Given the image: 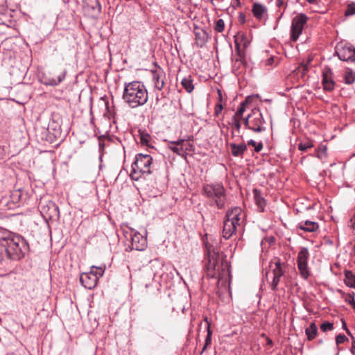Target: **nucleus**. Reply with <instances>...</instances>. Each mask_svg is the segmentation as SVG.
Segmentation results:
<instances>
[{"instance_id": "f257e3e1", "label": "nucleus", "mask_w": 355, "mask_h": 355, "mask_svg": "<svg viewBox=\"0 0 355 355\" xmlns=\"http://www.w3.org/2000/svg\"><path fill=\"white\" fill-rule=\"evenodd\" d=\"M148 91L141 81L125 83L123 99L130 107L136 108L148 101Z\"/></svg>"}, {"instance_id": "f03ea898", "label": "nucleus", "mask_w": 355, "mask_h": 355, "mask_svg": "<svg viewBox=\"0 0 355 355\" xmlns=\"http://www.w3.org/2000/svg\"><path fill=\"white\" fill-rule=\"evenodd\" d=\"M0 246L6 248L7 257L11 260L19 261L29 251V244L20 236L8 235L0 237Z\"/></svg>"}, {"instance_id": "7ed1b4c3", "label": "nucleus", "mask_w": 355, "mask_h": 355, "mask_svg": "<svg viewBox=\"0 0 355 355\" xmlns=\"http://www.w3.org/2000/svg\"><path fill=\"white\" fill-rule=\"evenodd\" d=\"M203 195L207 198V203L218 209L225 207L227 201L225 189L221 183L207 184L203 186Z\"/></svg>"}, {"instance_id": "20e7f679", "label": "nucleus", "mask_w": 355, "mask_h": 355, "mask_svg": "<svg viewBox=\"0 0 355 355\" xmlns=\"http://www.w3.org/2000/svg\"><path fill=\"white\" fill-rule=\"evenodd\" d=\"M153 158L150 155L139 153L136 155L135 160L132 164L130 177L132 180H138L139 174H151L150 166Z\"/></svg>"}, {"instance_id": "39448f33", "label": "nucleus", "mask_w": 355, "mask_h": 355, "mask_svg": "<svg viewBox=\"0 0 355 355\" xmlns=\"http://www.w3.org/2000/svg\"><path fill=\"white\" fill-rule=\"evenodd\" d=\"M207 275L209 278H216L220 275V270H223V263L220 255L214 250L207 249V262L205 265Z\"/></svg>"}, {"instance_id": "423d86ee", "label": "nucleus", "mask_w": 355, "mask_h": 355, "mask_svg": "<svg viewBox=\"0 0 355 355\" xmlns=\"http://www.w3.org/2000/svg\"><path fill=\"white\" fill-rule=\"evenodd\" d=\"M265 120L259 109L254 108L251 112L243 118V125L254 132H261L266 130L263 126Z\"/></svg>"}, {"instance_id": "0eeeda50", "label": "nucleus", "mask_w": 355, "mask_h": 355, "mask_svg": "<svg viewBox=\"0 0 355 355\" xmlns=\"http://www.w3.org/2000/svg\"><path fill=\"white\" fill-rule=\"evenodd\" d=\"M335 51L340 60L355 62V48L351 44L340 42L336 45Z\"/></svg>"}, {"instance_id": "6e6552de", "label": "nucleus", "mask_w": 355, "mask_h": 355, "mask_svg": "<svg viewBox=\"0 0 355 355\" xmlns=\"http://www.w3.org/2000/svg\"><path fill=\"white\" fill-rule=\"evenodd\" d=\"M308 17L305 14L300 13L296 15L292 20L291 27V40L296 42L302 34Z\"/></svg>"}, {"instance_id": "1a4fd4ad", "label": "nucleus", "mask_w": 355, "mask_h": 355, "mask_svg": "<svg viewBox=\"0 0 355 355\" xmlns=\"http://www.w3.org/2000/svg\"><path fill=\"white\" fill-rule=\"evenodd\" d=\"M309 257V252L306 248H301L297 257V268L300 270V275L304 279H307L310 276V272L308 269V259Z\"/></svg>"}, {"instance_id": "9d476101", "label": "nucleus", "mask_w": 355, "mask_h": 355, "mask_svg": "<svg viewBox=\"0 0 355 355\" xmlns=\"http://www.w3.org/2000/svg\"><path fill=\"white\" fill-rule=\"evenodd\" d=\"M155 274L148 272L144 274L143 283L145 285V294L148 296L155 295L159 293V287L154 282Z\"/></svg>"}, {"instance_id": "9b49d317", "label": "nucleus", "mask_w": 355, "mask_h": 355, "mask_svg": "<svg viewBox=\"0 0 355 355\" xmlns=\"http://www.w3.org/2000/svg\"><path fill=\"white\" fill-rule=\"evenodd\" d=\"M272 263H274L275 267L272 269L273 273V279L270 287L271 289L275 291L277 290V286L280 282V278L284 275V270H283L284 263H282L278 258H275V261H272L270 263V268H272Z\"/></svg>"}, {"instance_id": "f8f14e48", "label": "nucleus", "mask_w": 355, "mask_h": 355, "mask_svg": "<svg viewBox=\"0 0 355 355\" xmlns=\"http://www.w3.org/2000/svg\"><path fill=\"white\" fill-rule=\"evenodd\" d=\"M130 236L131 240L130 248L132 250L138 251L145 250L147 246V240L145 236L134 230H131Z\"/></svg>"}, {"instance_id": "ddd939ff", "label": "nucleus", "mask_w": 355, "mask_h": 355, "mask_svg": "<svg viewBox=\"0 0 355 355\" xmlns=\"http://www.w3.org/2000/svg\"><path fill=\"white\" fill-rule=\"evenodd\" d=\"M322 85L324 90L327 92L334 89L336 83L333 78V72L329 67H326L323 70Z\"/></svg>"}, {"instance_id": "4468645a", "label": "nucleus", "mask_w": 355, "mask_h": 355, "mask_svg": "<svg viewBox=\"0 0 355 355\" xmlns=\"http://www.w3.org/2000/svg\"><path fill=\"white\" fill-rule=\"evenodd\" d=\"M98 281L96 276L94 275L93 269H91L89 272L82 273L80 277V282L82 285L88 289L94 288L96 286Z\"/></svg>"}, {"instance_id": "2eb2a0df", "label": "nucleus", "mask_w": 355, "mask_h": 355, "mask_svg": "<svg viewBox=\"0 0 355 355\" xmlns=\"http://www.w3.org/2000/svg\"><path fill=\"white\" fill-rule=\"evenodd\" d=\"M67 74V69L64 67L57 69L53 71V76L46 78V84L51 86L58 85L64 78Z\"/></svg>"}, {"instance_id": "dca6fc26", "label": "nucleus", "mask_w": 355, "mask_h": 355, "mask_svg": "<svg viewBox=\"0 0 355 355\" xmlns=\"http://www.w3.org/2000/svg\"><path fill=\"white\" fill-rule=\"evenodd\" d=\"M243 215V211L241 207H235L229 209L226 212L225 219L229 220L230 222H233L238 226L240 225V221L241 220V216Z\"/></svg>"}, {"instance_id": "f3484780", "label": "nucleus", "mask_w": 355, "mask_h": 355, "mask_svg": "<svg viewBox=\"0 0 355 355\" xmlns=\"http://www.w3.org/2000/svg\"><path fill=\"white\" fill-rule=\"evenodd\" d=\"M85 8L92 17H97L101 12V5L98 0H87Z\"/></svg>"}, {"instance_id": "a211bd4d", "label": "nucleus", "mask_w": 355, "mask_h": 355, "mask_svg": "<svg viewBox=\"0 0 355 355\" xmlns=\"http://www.w3.org/2000/svg\"><path fill=\"white\" fill-rule=\"evenodd\" d=\"M153 75L155 87L161 90L164 86V79L165 78V73L161 69H159L158 70L153 71Z\"/></svg>"}, {"instance_id": "6ab92c4d", "label": "nucleus", "mask_w": 355, "mask_h": 355, "mask_svg": "<svg viewBox=\"0 0 355 355\" xmlns=\"http://www.w3.org/2000/svg\"><path fill=\"white\" fill-rule=\"evenodd\" d=\"M238 225L233 222H230L225 218L223 223V237L225 239H230L236 231Z\"/></svg>"}, {"instance_id": "aec40b11", "label": "nucleus", "mask_w": 355, "mask_h": 355, "mask_svg": "<svg viewBox=\"0 0 355 355\" xmlns=\"http://www.w3.org/2000/svg\"><path fill=\"white\" fill-rule=\"evenodd\" d=\"M252 12L256 19L261 20L267 13V8L260 3H254L252 5Z\"/></svg>"}, {"instance_id": "412c9836", "label": "nucleus", "mask_w": 355, "mask_h": 355, "mask_svg": "<svg viewBox=\"0 0 355 355\" xmlns=\"http://www.w3.org/2000/svg\"><path fill=\"white\" fill-rule=\"evenodd\" d=\"M45 207L43 208L42 211L45 212L46 217L49 219H53L55 218H59L60 216V211L58 207L53 202H50L47 205V211H45Z\"/></svg>"}, {"instance_id": "4be33fe9", "label": "nucleus", "mask_w": 355, "mask_h": 355, "mask_svg": "<svg viewBox=\"0 0 355 355\" xmlns=\"http://www.w3.org/2000/svg\"><path fill=\"white\" fill-rule=\"evenodd\" d=\"M319 225L317 223L310 220L300 222L297 228L307 232H314L318 230Z\"/></svg>"}, {"instance_id": "5701e85b", "label": "nucleus", "mask_w": 355, "mask_h": 355, "mask_svg": "<svg viewBox=\"0 0 355 355\" xmlns=\"http://www.w3.org/2000/svg\"><path fill=\"white\" fill-rule=\"evenodd\" d=\"M209 36L206 31L204 30H199L195 31L196 44L198 47L202 48L207 43Z\"/></svg>"}, {"instance_id": "b1692460", "label": "nucleus", "mask_w": 355, "mask_h": 355, "mask_svg": "<svg viewBox=\"0 0 355 355\" xmlns=\"http://www.w3.org/2000/svg\"><path fill=\"white\" fill-rule=\"evenodd\" d=\"M231 152L234 157H242L243 153L247 150V146L245 143L236 144L232 143L230 144Z\"/></svg>"}, {"instance_id": "393cba45", "label": "nucleus", "mask_w": 355, "mask_h": 355, "mask_svg": "<svg viewBox=\"0 0 355 355\" xmlns=\"http://www.w3.org/2000/svg\"><path fill=\"white\" fill-rule=\"evenodd\" d=\"M254 198L255 202L259 209L260 211H264V207L266 205V201L264 198L261 196V192L259 190L254 189H253Z\"/></svg>"}, {"instance_id": "a878e982", "label": "nucleus", "mask_w": 355, "mask_h": 355, "mask_svg": "<svg viewBox=\"0 0 355 355\" xmlns=\"http://www.w3.org/2000/svg\"><path fill=\"white\" fill-rule=\"evenodd\" d=\"M345 284L350 287L355 289V274L351 270H345Z\"/></svg>"}, {"instance_id": "bb28decb", "label": "nucleus", "mask_w": 355, "mask_h": 355, "mask_svg": "<svg viewBox=\"0 0 355 355\" xmlns=\"http://www.w3.org/2000/svg\"><path fill=\"white\" fill-rule=\"evenodd\" d=\"M305 333L309 340H313L318 334V327L315 322H311L310 326L305 329Z\"/></svg>"}, {"instance_id": "cd10ccee", "label": "nucleus", "mask_w": 355, "mask_h": 355, "mask_svg": "<svg viewBox=\"0 0 355 355\" xmlns=\"http://www.w3.org/2000/svg\"><path fill=\"white\" fill-rule=\"evenodd\" d=\"M181 85L189 93H191L194 89V85L191 76L184 78L181 81Z\"/></svg>"}, {"instance_id": "c85d7f7f", "label": "nucleus", "mask_w": 355, "mask_h": 355, "mask_svg": "<svg viewBox=\"0 0 355 355\" xmlns=\"http://www.w3.org/2000/svg\"><path fill=\"white\" fill-rule=\"evenodd\" d=\"M345 83L351 85L355 81V72L352 69H347L344 75Z\"/></svg>"}, {"instance_id": "c756f323", "label": "nucleus", "mask_w": 355, "mask_h": 355, "mask_svg": "<svg viewBox=\"0 0 355 355\" xmlns=\"http://www.w3.org/2000/svg\"><path fill=\"white\" fill-rule=\"evenodd\" d=\"M206 321H207V336H206V338H205V345L202 349V351H201V354H202L205 350L206 349L211 345V335H212V331L210 329V324L208 322L207 320L206 319Z\"/></svg>"}, {"instance_id": "7c9ffc66", "label": "nucleus", "mask_w": 355, "mask_h": 355, "mask_svg": "<svg viewBox=\"0 0 355 355\" xmlns=\"http://www.w3.org/2000/svg\"><path fill=\"white\" fill-rule=\"evenodd\" d=\"M244 58H240L236 59L234 64L233 65V71L236 73H239L241 71H239V69L243 67V68L245 67V65L247 64L246 62L244 60Z\"/></svg>"}, {"instance_id": "2f4dec72", "label": "nucleus", "mask_w": 355, "mask_h": 355, "mask_svg": "<svg viewBox=\"0 0 355 355\" xmlns=\"http://www.w3.org/2000/svg\"><path fill=\"white\" fill-rule=\"evenodd\" d=\"M169 149L171 150L173 153H176L178 155L186 158L187 153L185 152L184 147L176 145H172L169 144L168 146Z\"/></svg>"}, {"instance_id": "473e14b6", "label": "nucleus", "mask_w": 355, "mask_h": 355, "mask_svg": "<svg viewBox=\"0 0 355 355\" xmlns=\"http://www.w3.org/2000/svg\"><path fill=\"white\" fill-rule=\"evenodd\" d=\"M139 136L142 144L148 145L150 136L146 130H139Z\"/></svg>"}, {"instance_id": "72a5a7b5", "label": "nucleus", "mask_w": 355, "mask_h": 355, "mask_svg": "<svg viewBox=\"0 0 355 355\" xmlns=\"http://www.w3.org/2000/svg\"><path fill=\"white\" fill-rule=\"evenodd\" d=\"M313 147V143L311 140H306L305 141H302L298 144V149L301 151H306Z\"/></svg>"}, {"instance_id": "f704fd0d", "label": "nucleus", "mask_w": 355, "mask_h": 355, "mask_svg": "<svg viewBox=\"0 0 355 355\" xmlns=\"http://www.w3.org/2000/svg\"><path fill=\"white\" fill-rule=\"evenodd\" d=\"M355 15V2L348 3L345 11V17H349Z\"/></svg>"}, {"instance_id": "c9c22d12", "label": "nucleus", "mask_w": 355, "mask_h": 355, "mask_svg": "<svg viewBox=\"0 0 355 355\" xmlns=\"http://www.w3.org/2000/svg\"><path fill=\"white\" fill-rule=\"evenodd\" d=\"M21 197V190H15L11 193L10 198L13 203H17L20 201Z\"/></svg>"}, {"instance_id": "e433bc0d", "label": "nucleus", "mask_w": 355, "mask_h": 355, "mask_svg": "<svg viewBox=\"0 0 355 355\" xmlns=\"http://www.w3.org/2000/svg\"><path fill=\"white\" fill-rule=\"evenodd\" d=\"M248 144L249 146H252L253 147H254V150L255 152L257 153H259L260 152L262 149H263V143L261 141V142H259V143H257L255 141H254L253 139H250L248 141Z\"/></svg>"}, {"instance_id": "4c0bfd02", "label": "nucleus", "mask_w": 355, "mask_h": 355, "mask_svg": "<svg viewBox=\"0 0 355 355\" xmlns=\"http://www.w3.org/2000/svg\"><path fill=\"white\" fill-rule=\"evenodd\" d=\"M229 125H231L238 133L240 132L241 127V121L235 118H232L231 121L229 122Z\"/></svg>"}, {"instance_id": "58836bf2", "label": "nucleus", "mask_w": 355, "mask_h": 355, "mask_svg": "<svg viewBox=\"0 0 355 355\" xmlns=\"http://www.w3.org/2000/svg\"><path fill=\"white\" fill-rule=\"evenodd\" d=\"M334 329V323L325 321L320 325V329L323 332H327L328 331H331Z\"/></svg>"}, {"instance_id": "ea45409f", "label": "nucleus", "mask_w": 355, "mask_h": 355, "mask_svg": "<svg viewBox=\"0 0 355 355\" xmlns=\"http://www.w3.org/2000/svg\"><path fill=\"white\" fill-rule=\"evenodd\" d=\"M225 22L222 19L216 21L214 30L218 33H222L224 31Z\"/></svg>"}, {"instance_id": "a19ab883", "label": "nucleus", "mask_w": 355, "mask_h": 355, "mask_svg": "<svg viewBox=\"0 0 355 355\" xmlns=\"http://www.w3.org/2000/svg\"><path fill=\"white\" fill-rule=\"evenodd\" d=\"M91 269H93L94 275L96 276L98 280L101 277L103 276L104 273V269H103L101 267L92 266Z\"/></svg>"}, {"instance_id": "79ce46f5", "label": "nucleus", "mask_w": 355, "mask_h": 355, "mask_svg": "<svg viewBox=\"0 0 355 355\" xmlns=\"http://www.w3.org/2000/svg\"><path fill=\"white\" fill-rule=\"evenodd\" d=\"M248 103V99H245L243 101L239 106L236 112H239V115H243V113L245 111L246 105Z\"/></svg>"}, {"instance_id": "37998d69", "label": "nucleus", "mask_w": 355, "mask_h": 355, "mask_svg": "<svg viewBox=\"0 0 355 355\" xmlns=\"http://www.w3.org/2000/svg\"><path fill=\"white\" fill-rule=\"evenodd\" d=\"M238 40H239L238 38L235 39V48H236L238 55L240 58H243V57H245V51L241 49V48H240L241 44Z\"/></svg>"}, {"instance_id": "c03bdc74", "label": "nucleus", "mask_w": 355, "mask_h": 355, "mask_svg": "<svg viewBox=\"0 0 355 355\" xmlns=\"http://www.w3.org/2000/svg\"><path fill=\"white\" fill-rule=\"evenodd\" d=\"M348 338L345 336L344 334H338L336 337V343L337 345L342 344L346 341H348Z\"/></svg>"}, {"instance_id": "a18cd8bd", "label": "nucleus", "mask_w": 355, "mask_h": 355, "mask_svg": "<svg viewBox=\"0 0 355 355\" xmlns=\"http://www.w3.org/2000/svg\"><path fill=\"white\" fill-rule=\"evenodd\" d=\"M327 153V147L324 145H321L318 149L317 157L320 159H322V155H326Z\"/></svg>"}, {"instance_id": "49530a36", "label": "nucleus", "mask_w": 355, "mask_h": 355, "mask_svg": "<svg viewBox=\"0 0 355 355\" xmlns=\"http://www.w3.org/2000/svg\"><path fill=\"white\" fill-rule=\"evenodd\" d=\"M223 109V107L222 105V104L219 102L218 103L216 106H215V108H214V115L216 116H218L222 112Z\"/></svg>"}, {"instance_id": "de8ad7c7", "label": "nucleus", "mask_w": 355, "mask_h": 355, "mask_svg": "<svg viewBox=\"0 0 355 355\" xmlns=\"http://www.w3.org/2000/svg\"><path fill=\"white\" fill-rule=\"evenodd\" d=\"M355 294L354 293H348L346 295V297L345 298V300L346 302H347L349 305H351V302H353L354 300Z\"/></svg>"}, {"instance_id": "09e8293b", "label": "nucleus", "mask_w": 355, "mask_h": 355, "mask_svg": "<svg viewBox=\"0 0 355 355\" xmlns=\"http://www.w3.org/2000/svg\"><path fill=\"white\" fill-rule=\"evenodd\" d=\"M184 141H185V139H180L177 141H170V144L176 145V146H178L179 147H180V146L184 147V146H185Z\"/></svg>"}, {"instance_id": "8fccbe9b", "label": "nucleus", "mask_w": 355, "mask_h": 355, "mask_svg": "<svg viewBox=\"0 0 355 355\" xmlns=\"http://www.w3.org/2000/svg\"><path fill=\"white\" fill-rule=\"evenodd\" d=\"M241 42H243V46L244 49H245L248 46V40L246 37V36L243 34L241 35Z\"/></svg>"}, {"instance_id": "3c124183", "label": "nucleus", "mask_w": 355, "mask_h": 355, "mask_svg": "<svg viewBox=\"0 0 355 355\" xmlns=\"http://www.w3.org/2000/svg\"><path fill=\"white\" fill-rule=\"evenodd\" d=\"M350 352L355 355V338H352V342L351 343Z\"/></svg>"}, {"instance_id": "603ef678", "label": "nucleus", "mask_w": 355, "mask_h": 355, "mask_svg": "<svg viewBox=\"0 0 355 355\" xmlns=\"http://www.w3.org/2000/svg\"><path fill=\"white\" fill-rule=\"evenodd\" d=\"M239 21L241 23V24H245V15L244 13L243 12H240L239 15Z\"/></svg>"}, {"instance_id": "864d4df0", "label": "nucleus", "mask_w": 355, "mask_h": 355, "mask_svg": "<svg viewBox=\"0 0 355 355\" xmlns=\"http://www.w3.org/2000/svg\"><path fill=\"white\" fill-rule=\"evenodd\" d=\"M232 118H235L236 119L239 120V121H241V120H242L243 121L244 117L243 116V115H239V112H236Z\"/></svg>"}, {"instance_id": "5fc2aeb1", "label": "nucleus", "mask_w": 355, "mask_h": 355, "mask_svg": "<svg viewBox=\"0 0 355 355\" xmlns=\"http://www.w3.org/2000/svg\"><path fill=\"white\" fill-rule=\"evenodd\" d=\"M274 62V58L273 57H270L268 59L266 60V65H272V63Z\"/></svg>"}, {"instance_id": "6e6d98bb", "label": "nucleus", "mask_w": 355, "mask_h": 355, "mask_svg": "<svg viewBox=\"0 0 355 355\" xmlns=\"http://www.w3.org/2000/svg\"><path fill=\"white\" fill-rule=\"evenodd\" d=\"M284 4V0H277L276 1V5L279 8L283 6Z\"/></svg>"}, {"instance_id": "4d7b16f0", "label": "nucleus", "mask_w": 355, "mask_h": 355, "mask_svg": "<svg viewBox=\"0 0 355 355\" xmlns=\"http://www.w3.org/2000/svg\"><path fill=\"white\" fill-rule=\"evenodd\" d=\"M341 322H342V326H343V329L345 330V331H347V329H349L347 327V324H346V322L344 319H341Z\"/></svg>"}, {"instance_id": "13d9d810", "label": "nucleus", "mask_w": 355, "mask_h": 355, "mask_svg": "<svg viewBox=\"0 0 355 355\" xmlns=\"http://www.w3.org/2000/svg\"><path fill=\"white\" fill-rule=\"evenodd\" d=\"M193 148V145L191 144H188L187 146H184V150L187 153V150H191Z\"/></svg>"}, {"instance_id": "bf43d9fd", "label": "nucleus", "mask_w": 355, "mask_h": 355, "mask_svg": "<svg viewBox=\"0 0 355 355\" xmlns=\"http://www.w3.org/2000/svg\"><path fill=\"white\" fill-rule=\"evenodd\" d=\"M345 331L347 334V335L350 336V338H351V343H352V338H355V337L352 335V334L351 333V331L349 329H347V331Z\"/></svg>"}, {"instance_id": "052dcab7", "label": "nucleus", "mask_w": 355, "mask_h": 355, "mask_svg": "<svg viewBox=\"0 0 355 355\" xmlns=\"http://www.w3.org/2000/svg\"><path fill=\"white\" fill-rule=\"evenodd\" d=\"M236 3H235V5L236 6H239L241 3H240V1L239 0H235Z\"/></svg>"}, {"instance_id": "680f3d73", "label": "nucleus", "mask_w": 355, "mask_h": 355, "mask_svg": "<svg viewBox=\"0 0 355 355\" xmlns=\"http://www.w3.org/2000/svg\"><path fill=\"white\" fill-rule=\"evenodd\" d=\"M218 93H219V101H222V95H221L220 91H218Z\"/></svg>"}, {"instance_id": "e2e57ef3", "label": "nucleus", "mask_w": 355, "mask_h": 355, "mask_svg": "<svg viewBox=\"0 0 355 355\" xmlns=\"http://www.w3.org/2000/svg\"><path fill=\"white\" fill-rule=\"evenodd\" d=\"M316 0H307V1L310 3H313L314 2H315Z\"/></svg>"}, {"instance_id": "0e129e2a", "label": "nucleus", "mask_w": 355, "mask_h": 355, "mask_svg": "<svg viewBox=\"0 0 355 355\" xmlns=\"http://www.w3.org/2000/svg\"><path fill=\"white\" fill-rule=\"evenodd\" d=\"M308 70V67H304V72L303 73H305V71H306Z\"/></svg>"}, {"instance_id": "69168bd1", "label": "nucleus", "mask_w": 355, "mask_h": 355, "mask_svg": "<svg viewBox=\"0 0 355 355\" xmlns=\"http://www.w3.org/2000/svg\"><path fill=\"white\" fill-rule=\"evenodd\" d=\"M212 4H214V0H209Z\"/></svg>"}]
</instances>
